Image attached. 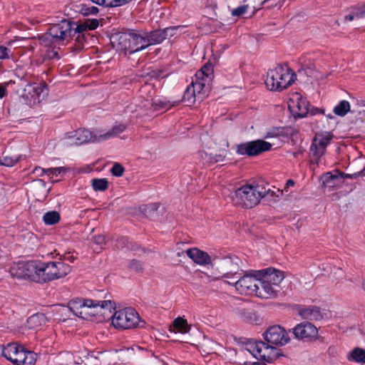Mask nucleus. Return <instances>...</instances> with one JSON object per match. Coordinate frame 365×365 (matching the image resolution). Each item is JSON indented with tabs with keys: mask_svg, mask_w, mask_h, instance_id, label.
Segmentation results:
<instances>
[{
	"mask_svg": "<svg viewBox=\"0 0 365 365\" xmlns=\"http://www.w3.org/2000/svg\"><path fill=\"white\" fill-rule=\"evenodd\" d=\"M85 23L86 24L87 29L89 30H94L98 28L99 25V21L96 19H88L85 21Z\"/></svg>",
	"mask_w": 365,
	"mask_h": 365,
	"instance_id": "49530a36",
	"label": "nucleus"
},
{
	"mask_svg": "<svg viewBox=\"0 0 365 365\" xmlns=\"http://www.w3.org/2000/svg\"><path fill=\"white\" fill-rule=\"evenodd\" d=\"M63 145H79L87 143H99L97 131L91 132L86 129H78L65 134L61 139Z\"/></svg>",
	"mask_w": 365,
	"mask_h": 365,
	"instance_id": "9d476101",
	"label": "nucleus"
},
{
	"mask_svg": "<svg viewBox=\"0 0 365 365\" xmlns=\"http://www.w3.org/2000/svg\"><path fill=\"white\" fill-rule=\"evenodd\" d=\"M246 349L257 359L270 363L277 357L275 347L262 341H249Z\"/></svg>",
	"mask_w": 365,
	"mask_h": 365,
	"instance_id": "1a4fd4ad",
	"label": "nucleus"
},
{
	"mask_svg": "<svg viewBox=\"0 0 365 365\" xmlns=\"http://www.w3.org/2000/svg\"><path fill=\"white\" fill-rule=\"evenodd\" d=\"M356 17L357 19L363 18L365 16V4L359 8L356 11Z\"/></svg>",
	"mask_w": 365,
	"mask_h": 365,
	"instance_id": "09e8293b",
	"label": "nucleus"
},
{
	"mask_svg": "<svg viewBox=\"0 0 365 365\" xmlns=\"http://www.w3.org/2000/svg\"><path fill=\"white\" fill-rule=\"evenodd\" d=\"M18 161L19 158L17 157H11L5 155L0 159V165L6 167H12L15 165Z\"/></svg>",
	"mask_w": 365,
	"mask_h": 365,
	"instance_id": "58836bf2",
	"label": "nucleus"
},
{
	"mask_svg": "<svg viewBox=\"0 0 365 365\" xmlns=\"http://www.w3.org/2000/svg\"><path fill=\"white\" fill-rule=\"evenodd\" d=\"M93 242L97 245H103L106 243V237L101 235L95 236L93 238Z\"/></svg>",
	"mask_w": 365,
	"mask_h": 365,
	"instance_id": "de8ad7c7",
	"label": "nucleus"
},
{
	"mask_svg": "<svg viewBox=\"0 0 365 365\" xmlns=\"http://www.w3.org/2000/svg\"><path fill=\"white\" fill-rule=\"evenodd\" d=\"M339 179L338 175H333L331 172H328L322 177V183L324 186H333L335 181Z\"/></svg>",
	"mask_w": 365,
	"mask_h": 365,
	"instance_id": "4c0bfd02",
	"label": "nucleus"
},
{
	"mask_svg": "<svg viewBox=\"0 0 365 365\" xmlns=\"http://www.w3.org/2000/svg\"><path fill=\"white\" fill-rule=\"evenodd\" d=\"M363 287H364V291H365V281H364V283H363Z\"/></svg>",
	"mask_w": 365,
	"mask_h": 365,
	"instance_id": "bf43d9fd",
	"label": "nucleus"
},
{
	"mask_svg": "<svg viewBox=\"0 0 365 365\" xmlns=\"http://www.w3.org/2000/svg\"><path fill=\"white\" fill-rule=\"evenodd\" d=\"M210 83V81H205L203 79H197L195 76L192 78L189 86L197 95V101H202L206 97Z\"/></svg>",
	"mask_w": 365,
	"mask_h": 365,
	"instance_id": "393cba45",
	"label": "nucleus"
},
{
	"mask_svg": "<svg viewBox=\"0 0 365 365\" xmlns=\"http://www.w3.org/2000/svg\"><path fill=\"white\" fill-rule=\"evenodd\" d=\"M11 57V50L3 45H0V59H9Z\"/></svg>",
	"mask_w": 365,
	"mask_h": 365,
	"instance_id": "c03bdc74",
	"label": "nucleus"
},
{
	"mask_svg": "<svg viewBox=\"0 0 365 365\" xmlns=\"http://www.w3.org/2000/svg\"><path fill=\"white\" fill-rule=\"evenodd\" d=\"M294 185L295 182L293 180H288L284 185L283 191H285L287 192L288 191V188L290 187H293Z\"/></svg>",
	"mask_w": 365,
	"mask_h": 365,
	"instance_id": "8fccbe9b",
	"label": "nucleus"
},
{
	"mask_svg": "<svg viewBox=\"0 0 365 365\" xmlns=\"http://www.w3.org/2000/svg\"><path fill=\"white\" fill-rule=\"evenodd\" d=\"M227 149H222L215 154L208 153L206 151H200L198 155L203 165L210 166L215 163L224 161L227 157Z\"/></svg>",
	"mask_w": 365,
	"mask_h": 365,
	"instance_id": "412c9836",
	"label": "nucleus"
},
{
	"mask_svg": "<svg viewBox=\"0 0 365 365\" xmlns=\"http://www.w3.org/2000/svg\"><path fill=\"white\" fill-rule=\"evenodd\" d=\"M140 321L139 314L130 307L115 311L112 316V324L119 329L135 328L138 326Z\"/></svg>",
	"mask_w": 365,
	"mask_h": 365,
	"instance_id": "6e6552de",
	"label": "nucleus"
},
{
	"mask_svg": "<svg viewBox=\"0 0 365 365\" xmlns=\"http://www.w3.org/2000/svg\"><path fill=\"white\" fill-rule=\"evenodd\" d=\"M195 76L200 80L211 81L213 77V68L212 64L206 63L200 70L197 71Z\"/></svg>",
	"mask_w": 365,
	"mask_h": 365,
	"instance_id": "c756f323",
	"label": "nucleus"
},
{
	"mask_svg": "<svg viewBox=\"0 0 365 365\" xmlns=\"http://www.w3.org/2000/svg\"><path fill=\"white\" fill-rule=\"evenodd\" d=\"M170 29H166L164 31H154L149 34L144 33L145 41H148V46L153 44L160 43L166 38V33L168 32Z\"/></svg>",
	"mask_w": 365,
	"mask_h": 365,
	"instance_id": "cd10ccee",
	"label": "nucleus"
},
{
	"mask_svg": "<svg viewBox=\"0 0 365 365\" xmlns=\"http://www.w3.org/2000/svg\"><path fill=\"white\" fill-rule=\"evenodd\" d=\"M196 101H197V95L191 89V87L188 86L184 93L182 101L190 106L194 104Z\"/></svg>",
	"mask_w": 365,
	"mask_h": 365,
	"instance_id": "72a5a7b5",
	"label": "nucleus"
},
{
	"mask_svg": "<svg viewBox=\"0 0 365 365\" xmlns=\"http://www.w3.org/2000/svg\"><path fill=\"white\" fill-rule=\"evenodd\" d=\"M118 48L125 53H134L148 47V41H145L144 34L130 32L123 34L118 38Z\"/></svg>",
	"mask_w": 365,
	"mask_h": 365,
	"instance_id": "0eeeda50",
	"label": "nucleus"
},
{
	"mask_svg": "<svg viewBox=\"0 0 365 365\" xmlns=\"http://www.w3.org/2000/svg\"><path fill=\"white\" fill-rule=\"evenodd\" d=\"M44 318L43 314H34L28 319L27 323L30 328H36L41 325V322L44 320Z\"/></svg>",
	"mask_w": 365,
	"mask_h": 365,
	"instance_id": "e433bc0d",
	"label": "nucleus"
},
{
	"mask_svg": "<svg viewBox=\"0 0 365 365\" xmlns=\"http://www.w3.org/2000/svg\"><path fill=\"white\" fill-rule=\"evenodd\" d=\"M171 29H177V27L172 28Z\"/></svg>",
	"mask_w": 365,
	"mask_h": 365,
	"instance_id": "680f3d73",
	"label": "nucleus"
},
{
	"mask_svg": "<svg viewBox=\"0 0 365 365\" xmlns=\"http://www.w3.org/2000/svg\"><path fill=\"white\" fill-rule=\"evenodd\" d=\"M356 12L354 11L353 14H349V15H346L345 16V21H353L354 19H356Z\"/></svg>",
	"mask_w": 365,
	"mask_h": 365,
	"instance_id": "864d4df0",
	"label": "nucleus"
},
{
	"mask_svg": "<svg viewBox=\"0 0 365 365\" xmlns=\"http://www.w3.org/2000/svg\"><path fill=\"white\" fill-rule=\"evenodd\" d=\"M288 108L294 118H304L309 111V103L301 93L294 92L290 94Z\"/></svg>",
	"mask_w": 365,
	"mask_h": 365,
	"instance_id": "2eb2a0df",
	"label": "nucleus"
},
{
	"mask_svg": "<svg viewBox=\"0 0 365 365\" xmlns=\"http://www.w3.org/2000/svg\"><path fill=\"white\" fill-rule=\"evenodd\" d=\"M264 340L273 345L284 346L289 341L286 330L279 325L270 327L263 334Z\"/></svg>",
	"mask_w": 365,
	"mask_h": 365,
	"instance_id": "f3484780",
	"label": "nucleus"
},
{
	"mask_svg": "<svg viewBox=\"0 0 365 365\" xmlns=\"http://www.w3.org/2000/svg\"><path fill=\"white\" fill-rule=\"evenodd\" d=\"M297 312L302 318L309 320H321L325 315L319 307L312 305L300 306L298 307Z\"/></svg>",
	"mask_w": 365,
	"mask_h": 365,
	"instance_id": "5701e85b",
	"label": "nucleus"
},
{
	"mask_svg": "<svg viewBox=\"0 0 365 365\" xmlns=\"http://www.w3.org/2000/svg\"><path fill=\"white\" fill-rule=\"evenodd\" d=\"M60 220V215L56 211H50L45 213L43 216V221L46 225H52Z\"/></svg>",
	"mask_w": 365,
	"mask_h": 365,
	"instance_id": "f704fd0d",
	"label": "nucleus"
},
{
	"mask_svg": "<svg viewBox=\"0 0 365 365\" xmlns=\"http://www.w3.org/2000/svg\"><path fill=\"white\" fill-rule=\"evenodd\" d=\"M259 9H260V7H259V8L256 9V8H255V6H253V9H254V10H253V14H255V11H256L257 10Z\"/></svg>",
	"mask_w": 365,
	"mask_h": 365,
	"instance_id": "13d9d810",
	"label": "nucleus"
},
{
	"mask_svg": "<svg viewBox=\"0 0 365 365\" xmlns=\"http://www.w3.org/2000/svg\"><path fill=\"white\" fill-rule=\"evenodd\" d=\"M125 128H126V126L123 124H116L109 131H107V132L97 131L98 136V141L102 142V141L106 140L108 139L115 138V137L118 136L119 134H120L121 133H123Z\"/></svg>",
	"mask_w": 365,
	"mask_h": 365,
	"instance_id": "bb28decb",
	"label": "nucleus"
},
{
	"mask_svg": "<svg viewBox=\"0 0 365 365\" xmlns=\"http://www.w3.org/2000/svg\"><path fill=\"white\" fill-rule=\"evenodd\" d=\"M246 0H245L244 1H245Z\"/></svg>",
	"mask_w": 365,
	"mask_h": 365,
	"instance_id": "e2e57ef3",
	"label": "nucleus"
},
{
	"mask_svg": "<svg viewBox=\"0 0 365 365\" xmlns=\"http://www.w3.org/2000/svg\"><path fill=\"white\" fill-rule=\"evenodd\" d=\"M249 8L248 5H243L234 9L231 14L233 16H240L245 14Z\"/></svg>",
	"mask_w": 365,
	"mask_h": 365,
	"instance_id": "37998d69",
	"label": "nucleus"
},
{
	"mask_svg": "<svg viewBox=\"0 0 365 365\" xmlns=\"http://www.w3.org/2000/svg\"><path fill=\"white\" fill-rule=\"evenodd\" d=\"M124 171V168L119 163H115L110 170L112 175L116 177L122 176Z\"/></svg>",
	"mask_w": 365,
	"mask_h": 365,
	"instance_id": "a19ab883",
	"label": "nucleus"
},
{
	"mask_svg": "<svg viewBox=\"0 0 365 365\" xmlns=\"http://www.w3.org/2000/svg\"><path fill=\"white\" fill-rule=\"evenodd\" d=\"M299 63L304 69H312L314 68V62L311 59H307L306 56L299 58Z\"/></svg>",
	"mask_w": 365,
	"mask_h": 365,
	"instance_id": "79ce46f5",
	"label": "nucleus"
},
{
	"mask_svg": "<svg viewBox=\"0 0 365 365\" xmlns=\"http://www.w3.org/2000/svg\"><path fill=\"white\" fill-rule=\"evenodd\" d=\"M257 277L264 278L277 288L279 287V285L284 278L283 272L271 267L257 270Z\"/></svg>",
	"mask_w": 365,
	"mask_h": 365,
	"instance_id": "aec40b11",
	"label": "nucleus"
},
{
	"mask_svg": "<svg viewBox=\"0 0 365 365\" xmlns=\"http://www.w3.org/2000/svg\"><path fill=\"white\" fill-rule=\"evenodd\" d=\"M350 103L347 101H341L334 108V113L339 116H344L350 110Z\"/></svg>",
	"mask_w": 365,
	"mask_h": 365,
	"instance_id": "2f4dec72",
	"label": "nucleus"
},
{
	"mask_svg": "<svg viewBox=\"0 0 365 365\" xmlns=\"http://www.w3.org/2000/svg\"><path fill=\"white\" fill-rule=\"evenodd\" d=\"M6 95V87L3 85H0V98H3Z\"/></svg>",
	"mask_w": 365,
	"mask_h": 365,
	"instance_id": "603ef678",
	"label": "nucleus"
},
{
	"mask_svg": "<svg viewBox=\"0 0 365 365\" xmlns=\"http://www.w3.org/2000/svg\"><path fill=\"white\" fill-rule=\"evenodd\" d=\"M68 307L76 316L89 319L90 317L98 314L103 315L107 311L110 313L111 310L115 309V303L111 300L99 301L76 298L68 302Z\"/></svg>",
	"mask_w": 365,
	"mask_h": 365,
	"instance_id": "f03ea898",
	"label": "nucleus"
},
{
	"mask_svg": "<svg viewBox=\"0 0 365 365\" xmlns=\"http://www.w3.org/2000/svg\"><path fill=\"white\" fill-rule=\"evenodd\" d=\"M35 170L36 171H38V170L41 171L42 173L40 175L41 176H43L45 174L48 175V176H51V175L58 176V175L65 173L66 171V168L64 167H59V168H51L44 169V168L37 167L35 168Z\"/></svg>",
	"mask_w": 365,
	"mask_h": 365,
	"instance_id": "473e14b6",
	"label": "nucleus"
},
{
	"mask_svg": "<svg viewBox=\"0 0 365 365\" xmlns=\"http://www.w3.org/2000/svg\"><path fill=\"white\" fill-rule=\"evenodd\" d=\"M73 25L67 20L50 27L48 32L39 38L40 44L46 47L50 46L53 42H59L72 36Z\"/></svg>",
	"mask_w": 365,
	"mask_h": 365,
	"instance_id": "39448f33",
	"label": "nucleus"
},
{
	"mask_svg": "<svg viewBox=\"0 0 365 365\" xmlns=\"http://www.w3.org/2000/svg\"><path fill=\"white\" fill-rule=\"evenodd\" d=\"M191 327L183 317H178L172 323L170 331L175 333L187 334L190 331Z\"/></svg>",
	"mask_w": 365,
	"mask_h": 365,
	"instance_id": "a878e982",
	"label": "nucleus"
},
{
	"mask_svg": "<svg viewBox=\"0 0 365 365\" xmlns=\"http://www.w3.org/2000/svg\"><path fill=\"white\" fill-rule=\"evenodd\" d=\"M257 270H251L246 272L235 283L233 284L236 290L241 294L257 296L258 288Z\"/></svg>",
	"mask_w": 365,
	"mask_h": 365,
	"instance_id": "f8f14e48",
	"label": "nucleus"
},
{
	"mask_svg": "<svg viewBox=\"0 0 365 365\" xmlns=\"http://www.w3.org/2000/svg\"><path fill=\"white\" fill-rule=\"evenodd\" d=\"M2 355L16 365H34L36 361L35 353L26 350L18 343H10L4 346Z\"/></svg>",
	"mask_w": 365,
	"mask_h": 365,
	"instance_id": "20e7f679",
	"label": "nucleus"
},
{
	"mask_svg": "<svg viewBox=\"0 0 365 365\" xmlns=\"http://www.w3.org/2000/svg\"><path fill=\"white\" fill-rule=\"evenodd\" d=\"M333 138L330 132H322L315 135L311 145V153L316 158V162L324 155L327 145Z\"/></svg>",
	"mask_w": 365,
	"mask_h": 365,
	"instance_id": "dca6fc26",
	"label": "nucleus"
},
{
	"mask_svg": "<svg viewBox=\"0 0 365 365\" xmlns=\"http://www.w3.org/2000/svg\"><path fill=\"white\" fill-rule=\"evenodd\" d=\"M270 189H266L257 183L245 184L235 190L230 197L235 206L251 209L259 204L261 200L269 194Z\"/></svg>",
	"mask_w": 365,
	"mask_h": 365,
	"instance_id": "f257e3e1",
	"label": "nucleus"
},
{
	"mask_svg": "<svg viewBox=\"0 0 365 365\" xmlns=\"http://www.w3.org/2000/svg\"><path fill=\"white\" fill-rule=\"evenodd\" d=\"M47 56L50 58H58V53L57 51H54V50H52L51 51H48L47 53Z\"/></svg>",
	"mask_w": 365,
	"mask_h": 365,
	"instance_id": "3c124183",
	"label": "nucleus"
},
{
	"mask_svg": "<svg viewBox=\"0 0 365 365\" xmlns=\"http://www.w3.org/2000/svg\"><path fill=\"white\" fill-rule=\"evenodd\" d=\"M91 185L96 191H105L108 186V182L106 178H96L91 181Z\"/></svg>",
	"mask_w": 365,
	"mask_h": 365,
	"instance_id": "c9c22d12",
	"label": "nucleus"
},
{
	"mask_svg": "<svg viewBox=\"0 0 365 365\" xmlns=\"http://www.w3.org/2000/svg\"><path fill=\"white\" fill-rule=\"evenodd\" d=\"M9 272L14 277L25 279V262L13 263L11 265Z\"/></svg>",
	"mask_w": 365,
	"mask_h": 365,
	"instance_id": "7c9ffc66",
	"label": "nucleus"
},
{
	"mask_svg": "<svg viewBox=\"0 0 365 365\" xmlns=\"http://www.w3.org/2000/svg\"><path fill=\"white\" fill-rule=\"evenodd\" d=\"M98 11V8L94 6L83 5L81 8V12L85 16L95 15Z\"/></svg>",
	"mask_w": 365,
	"mask_h": 365,
	"instance_id": "ea45409f",
	"label": "nucleus"
},
{
	"mask_svg": "<svg viewBox=\"0 0 365 365\" xmlns=\"http://www.w3.org/2000/svg\"><path fill=\"white\" fill-rule=\"evenodd\" d=\"M347 359L349 361L356 362L360 364H365V349L361 348H354L347 355Z\"/></svg>",
	"mask_w": 365,
	"mask_h": 365,
	"instance_id": "c85d7f7f",
	"label": "nucleus"
},
{
	"mask_svg": "<svg viewBox=\"0 0 365 365\" xmlns=\"http://www.w3.org/2000/svg\"><path fill=\"white\" fill-rule=\"evenodd\" d=\"M186 254L195 263L200 266L212 264L213 260L207 252L195 247L187 250Z\"/></svg>",
	"mask_w": 365,
	"mask_h": 365,
	"instance_id": "4be33fe9",
	"label": "nucleus"
},
{
	"mask_svg": "<svg viewBox=\"0 0 365 365\" xmlns=\"http://www.w3.org/2000/svg\"><path fill=\"white\" fill-rule=\"evenodd\" d=\"M158 207V205L157 204H151L148 206V209L150 210H157Z\"/></svg>",
	"mask_w": 365,
	"mask_h": 365,
	"instance_id": "5fc2aeb1",
	"label": "nucleus"
},
{
	"mask_svg": "<svg viewBox=\"0 0 365 365\" xmlns=\"http://www.w3.org/2000/svg\"><path fill=\"white\" fill-rule=\"evenodd\" d=\"M43 262L41 261L32 260L25 262V279H29L32 281L43 282Z\"/></svg>",
	"mask_w": 365,
	"mask_h": 365,
	"instance_id": "a211bd4d",
	"label": "nucleus"
},
{
	"mask_svg": "<svg viewBox=\"0 0 365 365\" xmlns=\"http://www.w3.org/2000/svg\"><path fill=\"white\" fill-rule=\"evenodd\" d=\"M240 259L237 257H228L223 258L218 262L217 273L207 274L206 276L210 282L217 281L222 279H232L240 275Z\"/></svg>",
	"mask_w": 365,
	"mask_h": 365,
	"instance_id": "423d86ee",
	"label": "nucleus"
},
{
	"mask_svg": "<svg viewBox=\"0 0 365 365\" xmlns=\"http://www.w3.org/2000/svg\"><path fill=\"white\" fill-rule=\"evenodd\" d=\"M264 3H265V1H262V2L261 3V6H262V4H264Z\"/></svg>",
	"mask_w": 365,
	"mask_h": 365,
	"instance_id": "052dcab7",
	"label": "nucleus"
},
{
	"mask_svg": "<svg viewBox=\"0 0 365 365\" xmlns=\"http://www.w3.org/2000/svg\"><path fill=\"white\" fill-rule=\"evenodd\" d=\"M71 24L73 25V32L72 36L74 35L76 33L81 34L83 31H85L87 29L86 24L85 22L83 24H80L77 25L76 23L71 22Z\"/></svg>",
	"mask_w": 365,
	"mask_h": 365,
	"instance_id": "a18cd8bd",
	"label": "nucleus"
},
{
	"mask_svg": "<svg viewBox=\"0 0 365 365\" xmlns=\"http://www.w3.org/2000/svg\"><path fill=\"white\" fill-rule=\"evenodd\" d=\"M71 270V267L63 262H43L42 270L43 282L63 277Z\"/></svg>",
	"mask_w": 365,
	"mask_h": 365,
	"instance_id": "ddd939ff",
	"label": "nucleus"
},
{
	"mask_svg": "<svg viewBox=\"0 0 365 365\" xmlns=\"http://www.w3.org/2000/svg\"><path fill=\"white\" fill-rule=\"evenodd\" d=\"M34 173H37L39 176H41L40 175L42 173L41 171H36L35 170H34Z\"/></svg>",
	"mask_w": 365,
	"mask_h": 365,
	"instance_id": "4d7b16f0",
	"label": "nucleus"
},
{
	"mask_svg": "<svg viewBox=\"0 0 365 365\" xmlns=\"http://www.w3.org/2000/svg\"><path fill=\"white\" fill-rule=\"evenodd\" d=\"M277 134L276 133H271V132H268L266 135H265V138H274L275 136H277Z\"/></svg>",
	"mask_w": 365,
	"mask_h": 365,
	"instance_id": "6e6d98bb",
	"label": "nucleus"
},
{
	"mask_svg": "<svg viewBox=\"0 0 365 365\" xmlns=\"http://www.w3.org/2000/svg\"><path fill=\"white\" fill-rule=\"evenodd\" d=\"M278 290L272 283H269L263 277L258 279V288L257 296L264 299L274 297L277 295Z\"/></svg>",
	"mask_w": 365,
	"mask_h": 365,
	"instance_id": "b1692460",
	"label": "nucleus"
},
{
	"mask_svg": "<svg viewBox=\"0 0 365 365\" xmlns=\"http://www.w3.org/2000/svg\"><path fill=\"white\" fill-rule=\"evenodd\" d=\"M48 95V91L44 83H29L23 91L21 98L26 104L32 107L38 104Z\"/></svg>",
	"mask_w": 365,
	"mask_h": 365,
	"instance_id": "9b49d317",
	"label": "nucleus"
},
{
	"mask_svg": "<svg viewBox=\"0 0 365 365\" xmlns=\"http://www.w3.org/2000/svg\"><path fill=\"white\" fill-rule=\"evenodd\" d=\"M295 79V73L287 66H277L268 70L265 85L269 91H282L290 86Z\"/></svg>",
	"mask_w": 365,
	"mask_h": 365,
	"instance_id": "7ed1b4c3",
	"label": "nucleus"
},
{
	"mask_svg": "<svg viewBox=\"0 0 365 365\" xmlns=\"http://www.w3.org/2000/svg\"><path fill=\"white\" fill-rule=\"evenodd\" d=\"M296 338L299 339H316L318 336L317 328L310 322H302L293 329Z\"/></svg>",
	"mask_w": 365,
	"mask_h": 365,
	"instance_id": "6ab92c4d",
	"label": "nucleus"
},
{
	"mask_svg": "<svg viewBox=\"0 0 365 365\" xmlns=\"http://www.w3.org/2000/svg\"><path fill=\"white\" fill-rule=\"evenodd\" d=\"M272 145L263 140H256L240 144L236 152L241 155L256 156L271 150Z\"/></svg>",
	"mask_w": 365,
	"mask_h": 365,
	"instance_id": "4468645a",
	"label": "nucleus"
}]
</instances>
